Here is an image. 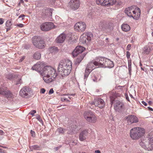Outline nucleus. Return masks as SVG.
<instances>
[{
	"label": "nucleus",
	"instance_id": "f257e3e1",
	"mask_svg": "<svg viewBox=\"0 0 153 153\" xmlns=\"http://www.w3.org/2000/svg\"><path fill=\"white\" fill-rule=\"evenodd\" d=\"M43 79L47 83H49L54 80L57 74L56 70L49 66H45L43 72H42Z\"/></svg>",
	"mask_w": 153,
	"mask_h": 153
},
{
	"label": "nucleus",
	"instance_id": "f03ea898",
	"mask_svg": "<svg viewBox=\"0 0 153 153\" xmlns=\"http://www.w3.org/2000/svg\"><path fill=\"white\" fill-rule=\"evenodd\" d=\"M72 65L71 62L68 59L60 62L58 66V71L61 73L62 78L69 74L72 69Z\"/></svg>",
	"mask_w": 153,
	"mask_h": 153
},
{
	"label": "nucleus",
	"instance_id": "7ed1b4c3",
	"mask_svg": "<svg viewBox=\"0 0 153 153\" xmlns=\"http://www.w3.org/2000/svg\"><path fill=\"white\" fill-rule=\"evenodd\" d=\"M145 132L144 128L141 127H134L131 129L130 136L133 140H136L143 136Z\"/></svg>",
	"mask_w": 153,
	"mask_h": 153
},
{
	"label": "nucleus",
	"instance_id": "20e7f679",
	"mask_svg": "<svg viewBox=\"0 0 153 153\" xmlns=\"http://www.w3.org/2000/svg\"><path fill=\"white\" fill-rule=\"evenodd\" d=\"M125 12L128 16L135 19H137L140 17L141 13L140 9L134 6L126 8Z\"/></svg>",
	"mask_w": 153,
	"mask_h": 153
},
{
	"label": "nucleus",
	"instance_id": "39448f33",
	"mask_svg": "<svg viewBox=\"0 0 153 153\" xmlns=\"http://www.w3.org/2000/svg\"><path fill=\"white\" fill-rule=\"evenodd\" d=\"M140 146L145 150L150 151L153 150V142L148 138H143L139 141Z\"/></svg>",
	"mask_w": 153,
	"mask_h": 153
},
{
	"label": "nucleus",
	"instance_id": "423d86ee",
	"mask_svg": "<svg viewBox=\"0 0 153 153\" xmlns=\"http://www.w3.org/2000/svg\"><path fill=\"white\" fill-rule=\"evenodd\" d=\"M84 116L85 120L89 123H95L97 119L94 113L91 111H85L84 114Z\"/></svg>",
	"mask_w": 153,
	"mask_h": 153
},
{
	"label": "nucleus",
	"instance_id": "0eeeda50",
	"mask_svg": "<svg viewBox=\"0 0 153 153\" xmlns=\"http://www.w3.org/2000/svg\"><path fill=\"white\" fill-rule=\"evenodd\" d=\"M32 43L36 47L39 48H43L45 46L44 41L40 36H35L32 39Z\"/></svg>",
	"mask_w": 153,
	"mask_h": 153
},
{
	"label": "nucleus",
	"instance_id": "6e6552de",
	"mask_svg": "<svg viewBox=\"0 0 153 153\" xmlns=\"http://www.w3.org/2000/svg\"><path fill=\"white\" fill-rule=\"evenodd\" d=\"M93 37L91 33H83L80 38V41L83 44H87L90 41Z\"/></svg>",
	"mask_w": 153,
	"mask_h": 153
},
{
	"label": "nucleus",
	"instance_id": "1a4fd4ad",
	"mask_svg": "<svg viewBox=\"0 0 153 153\" xmlns=\"http://www.w3.org/2000/svg\"><path fill=\"white\" fill-rule=\"evenodd\" d=\"M106 58L104 57H98L95 58L94 62V65L98 67L103 68Z\"/></svg>",
	"mask_w": 153,
	"mask_h": 153
},
{
	"label": "nucleus",
	"instance_id": "9d476101",
	"mask_svg": "<svg viewBox=\"0 0 153 153\" xmlns=\"http://www.w3.org/2000/svg\"><path fill=\"white\" fill-rule=\"evenodd\" d=\"M31 89L27 87L23 88L19 92L20 96L24 98H27L30 95Z\"/></svg>",
	"mask_w": 153,
	"mask_h": 153
},
{
	"label": "nucleus",
	"instance_id": "9b49d317",
	"mask_svg": "<svg viewBox=\"0 0 153 153\" xmlns=\"http://www.w3.org/2000/svg\"><path fill=\"white\" fill-rule=\"evenodd\" d=\"M96 2L97 4L103 6H109L115 4L116 1V0H96Z\"/></svg>",
	"mask_w": 153,
	"mask_h": 153
},
{
	"label": "nucleus",
	"instance_id": "f8f14e48",
	"mask_svg": "<svg viewBox=\"0 0 153 153\" xmlns=\"http://www.w3.org/2000/svg\"><path fill=\"white\" fill-rule=\"evenodd\" d=\"M80 4L79 0H70L68 4V6L73 10H76L79 7Z\"/></svg>",
	"mask_w": 153,
	"mask_h": 153
},
{
	"label": "nucleus",
	"instance_id": "ddd939ff",
	"mask_svg": "<svg viewBox=\"0 0 153 153\" xmlns=\"http://www.w3.org/2000/svg\"><path fill=\"white\" fill-rule=\"evenodd\" d=\"M54 25L51 22H46L42 24L40 29L43 31H48L54 28Z\"/></svg>",
	"mask_w": 153,
	"mask_h": 153
},
{
	"label": "nucleus",
	"instance_id": "4468645a",
	"mask_svg": "<svg viewBox=\"0 0 153 153\" xmlns=\"http://www.w3.org/2000/svg\"><path fill=\"white\" fill-rule=\"evenodd\" d=\"M74 27L76 30L79 32H82L85 30L86 26L85 22H81L76 23Z\"/></svg>",
	"mask_w": 153,
	"mask_h": 153
},
{
	"label": "nucleus",
	"instance_id": "2eb2a0df",
	"mask_svg": "<svg viewBox=\"0 0 153 153\" xmlns=\"http://www.w3.org/2000/svg\"><path fill=\"white\" fill-rule=\"evenodd\" d=\"M91 104L94 105L95 106H97L100 108H102L105 105V102L103 100L100 98L95 99L93 102H92Z\"/></svg>",
	"mask_w": 153,
	"mask_h": 153
},
{
	"label": "nucleus",
	"instance_id": "dca6fc26",
	"mask_svg": "<svg viewBox=\"0 0 153 153\" xmlns=\"http://www.w3.org/2000/svg\"><path fill=\"white\" fill-rule=\"evenodd\" d=\"M94 61H92L88 64L85 69L84 74V79H86L87 78L90 73L93 70L92 67L93 66V64L94 65L93 63Z\"/></svg>",
	"mask_w": 153,
	"mask_h": 153
},
{
	"label": "nucleus",
	"instance_id": "f3484780",
	"mask_svg": "<svg viewBox=\"0 0 153 153\" xmlns=\"http://www.w3.org/2000/svg\"><path fill=\"white\" fill-rule=\"evenodd\" d=\"M45 67L44 65L42 63L36 64L33 65L32 69L38 71L42 76V72H43L44 68Z\"/></svg>",
	"mask_w": 153,
	"mask_h": 153
},
{
	"label": "nucleus",
	"instance_id": "a211bd4d",
	"mask_svg": "<svg viewBox=\"0 0 153 153\" xmlns=\"http://www.w3.org/2000/svg\"><path fill=\"white\" fill-rule=\"evenodd\" d=\"M126 119L128 124L130 125L133 123H136L138 122V118L136 116L131 115L126 117Z\"/></svg>",
	"mask_w": 153,
	"mask_h": 153
},
{
	"label": "nucleus",
	"instance_id": "6ab92c4d",
	"mask_svg": "<svg viewBox=\"0 0 153 153\" xmlns=\"http://www.w3.org/2000/svg\"><path fill=\"white\" fill-rule=\"evenodd\" d=\"M85 49V48L81 46H77L72 52L73 56L76 57L79 53H81Z\"/></svg>",
	"mask_w": 153,
	"mask_h": 153
},
{
	"label": "nucleus",
	"instance_id": "aec40b11",
	"mask_svg": "<svg viewBox=\"0 0 153 153\" xmlns=\"http://www.w3.org/2000/svg\"><path fill=\"white\" fill-rule=\"evenodd\" d=\"M100 28L103 30L107 29L109 27L108 23L105 21H102L99 25Z\"/></svg>",
	"mask_w": 153,
	"mask_h": 153
},
{
	"label": "nucleus",
	"instance_id": "412c9836",
	"mask_svg": "<svg viewBox=\"0 0 153 153\" xmlns=\"http://www.w3.org/2000/svg\"><path fill=\"white\" fill-rule=\"evenodd\" d=\"M114 66V64L113 62L109 59L106 58L103 68H113Z\"/></svg>",
	"mask_w": 153,
	"mask_h": 153
},
{
	"label": "nucleus",
	"instance_id": "4be33fe9",
	"mask_svg": "<svg viewBox=\"0 0 153 153\" xmlns=\"http://www.w3.org/2000/svg\"><path fill=\"white\" fill-rule=\"evenodd\" d=\"M65 38V35L64 34H62L56 39V41L58 43H61L64 41Z\"/></svg>",
	"mask_w": 153,
	"mask_h": 153
},
{
	"label": "nucleus",
	"instance_id": "5701e85b",
	"mask_svg": "<svg viewBox=\"0 0 153 153\" xmlns=\"http://www.w3.org/2000/svg\"><path fill=\"white\" fill-rule=\"evenodd\" d=\"M124 106V104L120 101L117 100L115 104L114 107L117 109H121Z\"/></svg>",
	"mask_w": 153,
	"mask_h": 153
},
{
	"label": "nucleus",
	"instance_id": "b1692460",
	"mask_svg": "<svg viewBox=\"0 0 153 153\" xmlns=\"http://www.w3.org/2000/svg\"><path fill=\"white\" fill-rule=\"evenodd\" d=\"M87 132L86 131H83L80 133L79 135V139L81 141H83L86 139V136Z\"/></svg>",
	"mask_w": 153,
	"mask_h": 153
},
{
	"label": "nucleus",
	"instance_id": "393cba45",
	"mask_svg": "<svg viewBox=\"0 0 153 153\" xmlns=\"http://www.w3.org/2000/svg\"><path fill=\"white\" fill-rule=\"evenodd\" d=\"M121 27L122 30L125 32L129 31L130 29V26L127 24H123Z\"/></svg>",
	"mask_w": 153,
	"mask_h": 153
},
{
	"label": "nucleus",
	"instance_id": "a878e982",
	"mask_svg": "<svg viewBox=\"0 0 153 153\" xmlns=\"http://www.w3.org/2000/svg\"><path fill=\"white\" fill-rule=\"evenodd\" d=\"M85 54V53H83L81 54L79 57H78L75 61L76 64L79 63L82 59H83Z\"/></svg>",
	"mask_w": 153,
	"mask_h": 153
},
{
	"label": "nucleus",
	"instance_id": "bb28decb",
	"mask_svg": "<svg viewBox=\"0 0 153 153\" xmlns=\"http://www.w3.org/2000/svg\"><path fill=\"white\" fill-rule=\"evenodd\" d=\"M151 51V48L149 46H145L143 48V53L146 54H148Z\"/></svg>",
	"mask_w": 153,
	"mask_h": 153
},
{
	"label": "nucleus",
	"instance_id": "cd10ccee",
	"mask_svg": "<svg viewBox=\"0 0 153 153\" xmlns=\"http://www.w3.org/2000/svg\"><path fill=\"white\" fill-rule=\"evenodd\" d=\"M7 98L12 97L13 96V94L9 91H6L5 93L4 94Z\"/></svg>",
	"mask_w": 153,
	"mask_h": 153
},
{
	"label": "nucleus",
	"instance_id": "c85d7f7f",
	"mask_svg": "<svg viewBox=\"0 0 153 153\" xmlns=\"http://www.w3.org/2000/svg\"><path fill=\"white\" fill-rule=\"evenodd\" d=\"M33 57L36 59H39L41 57V54L38 52H36L33 55Z\"/></svg>",
	"mask_w": 153,
	"mask_h": 153
},
{
	"label": "nucleus",
	"instance_id": "c756f323",
	"mask_svg": "<svg viewBox=\"0 0 153 153\" xmlns=\"http://www.w3.org/2000/svg\"><path fill=\"white\" fill-rule=\"evenodd\" d=\"M67 130L66 129H64L61 127L58 128L57 130V132L60 133H61L63 134H64V133L65 132V131Z\"/></svg>",
	"mask_w": 153,
	"mask_h": 153
},
{
	"label": "nucleus",
	"instance_id": "7c9ffc66",
	"mask_svg": "<svg viewBox=\"0 0 153 153\" xmlns=\"http://www.w3.org/2000/svg\"><path fill=\"white\" fill-rule=\"evenodd\" d=\"M148 138L151 140L153 142V131H151L149 132L148 135Z\"/></svg>",
	"mask_w": 153,
	"mask_h": 153
},
{
	"label": "nucleus",
	"instance_id": "2f4dec72",
	"mask_svg": "<svg viewBox=\"0 0 153 153\" xmlns=\"http://www.w3.org/2000/svg\"><path fill=\"white\" fill-rule=\"evenodd\" d=\"M30 149L32 151L33 150H39L40 146L37 145H34L30 147Z\"/></svg>",
	"mask_w": 153,
	"mask_h": 153
},
{
	"label": "nucleus",
	"instance_id": "473e14b6",
	"mask_svg": "<svg viewBox=\"0 0 153 153\" xmlns=\"http://www.w3.org/2000/svg\"><path fill=\"white\" fill-rule=\"evenodd\" d=\"M12 25L11 22L10 21L8 20L6 23V25L7 27H10Z\"/></svg>",
	"mask_w": 153,
	"mask_h": 153
},
{
	"label": "nucleus",
	"instance_id": "72a5a7b5",
	"mask_svg": "<svg viewBox=\"0 0 153 153\" xmlns=\"http://www.w3.org/2000/svg\"><path fill=\"white\" fill-rule=\"evenodd\" d=\"M6 78L9 79H11L13 77V76L11 74H7L5 75Z\"/></svg>",
	"mask_w": 153,
	"mask_h": 153
},
{
	"label": "nucleus",
	"instance_id": "f704fd0d",
	"mask_svg": "<svg viewBox=\"0 0 153 153\" xmlns=\"http://www.w3.org/2000/svg\"><path fill=\"white\" fill-rule=\"evenodd\" d=\"M47 12L49 11L48 14H47V15L49 16H52V10L51 9H48L47 10Z\"/></svg>",
	"mask_w": 153,
	"mask_h": 153
},
{
	"label": "nucleus",
	"instance_id": "c9c22d12",
	"mask_svg": "<svg viewBox=\"0 0 153 153\" xmlns=\"http://www.w3.org/2000/svg\"><path fill=\"white\" fill-rule=\"evenodd\" d=\"M36 118L41 123H42V124L43 123V121L42 119H41L39 115H38L37 116Z\"/></svg>",
	"mask_w": 153,
	"mask_h": 153
},
{
	"label": "nucleus",
	"instance_id": "e433bc0d",
	"mask_svg": "<svg viewBox=\"0 0 153 153\" xmlns=\"http://www.w3.org/2000/svg\"><path fill=\"white\" fill-rule=\"evenodd\" d=\"M5 91H4L2 88H0V94L4 95L5 93Z\"/></svg>",
	"mask_w": 153,
	"mask_h": 153
},
{
	"label": "nucleus",
	"instance_id": "4c0bfd02",
	"mask_svg": "<svg viewBox=\"0 0 153 153\" xmlns=\"http://www.w3.org/2000/svg\"><path fill=\"white\" fill-rule=\"evenodd\" d=\"M70 131H69L68 132H67V133L69 134H72L74 133V129L71 127V129H70Z\"/></svg>",
	"mask_w": 153,
	"mask_h": 153
},
{
	"label": "nucleus",
	"instance_id": "58836bf2",
	"mask_svg": "<svg viewBox=\"0 0 153 153\" xmlns=\"http://www.w3.org/2000/svg\"><path fill=\"white\" fill-rule=\"evenodd\" d=\"M36 111L35 110H32L30 111L29 113V114H30L32 116H33L35 113H36Z\"/></svg>",
	"mask_w": 153,
	"mask_h": 153
},
{
	"label": "nucleus",
	"instance_id": "ea45409f",
	"mask_svg": "<svg viewBox=\"0 0 153 153\" xmlns=\"http://www.w3.org/2000/svg\"><path fill=\"white\" fill-rule=\"evenodd\" d=\"M131 63L130 64L128 63V70L130 75H131Z\"/></svg>",
	"mask_w": 153,
	"mask_h": 153
},
{
	"label": "nucleus",
	"instance_id": "a19ab883",
	"mask_svg": "<svg viewBox=\"0 0 153 153\" xmlns=\"http://www.w3.org/2000/svg\"><path fill=\"white\" fill-rule=\"evenodd\" d=\"M92 80L94 82H97L100 80V79H98L94 76V78H93Z\"/></svg>",
	"mask_w": 153,
	"mask_h": 153
},
{
	"label": "nucleus",
	"instance_id": "79ce46f5",
	"mask_svg": "<svg viewBox=\"0 0 153 153\" xmlns=\"http://www.w3.org/2000/svg\"><path fill=\"white\" fill-rule=\"evenodd\" d=\"M21 79H20L16 83V85H19L21 83Z\"/></svg>",
	"mask_w": 153,
	"mask_h": 153
},
{
	"label": "nucleus",
	"instance_id": "37998d69",
	"mask_svg": "<svg viewBox=\"0 0 153 153\" xmlns=\"http://www.w3.org/2000/svg\"><path fill=\"white\" fill-rule=\"evenodd\" d=\"M53 92H54V91H53V89L51 88L49 92H48V94H53Z\"/></svg>",
	"mask_w": 153,
	"mask_h": 153
},
{
	"label": "nucleus",
	"instance_id": "c03bdc74",
	"mask_svg": "<svg viewBox=\"0 0 153 153\" xmlns=\"http://www.w3.org/2000/svg\"><path fill=\"white\" fill-rule=\"evenodd\" d=\"M56 1L55 0H50V2L52 5H54L55 4V3Z\"/></svg>",
	"mask_w": 153,
	"mask_h": 153
},
{
	"label": "nucleus",
	"instance_id": "a18cd8bd",
	"mask_svg": "<svg viewBox=\"0 0 153 153\" xmlns=\"http://www.w3.org/2000/svg\"><path fill=\"white\" fill-rule=\"evenodd\" d=\"M130 54L129 51H127L126 52V56L128 59L130 57Z\"/></svg>",
	"mask_w": 153,
	"mask_h": 153
},
{
	"label": "nucleus",
	"instance_id": "49530a36",
	"mask_svg": "<svg viewBox=\"0 0 153 153\" xmlns=\"http://www.w3.org/2000/svg\"><path fill=\"white\" fill-rule=\"evenodd\" d=\"M30 133L31 134L32 136L33 137H34L35 135V132L33 131L32 130H31Z\"/></svg>",
	"mask_w": 153,
	"mask_h": 153
},
{
	"label": "nucleus",
	"instance_id": "de8ad7c7",
	"mask_svg": "<svg viewBox=\"0 0 153 153\" xmlns=\"http://www.w3.org/2000/svg\"><path fill=\"white\" fill-rule=\"evenodd\" d=\"M45 90L44 88H42L41 89L40 92L42 94H44L45 92Z\"/></svg>",
	"mask_w": 153,
	"mask_h": 153
},
{
	"label": "nucleus",
	"instance_id": "09e8293b",
	"mask_svg": "<svg viewBox=\"0 0 153 153\" xmlns=\"http://www.w3.org/2000/svg\"><path fill=\"white\" fill-rule=\"evenodd\" d=\"M131 45L128 44L127 47V49L128 50H129L131 49Z\"/></svg>",
	"mask_w": 153,
	"mask_h": 153
},
{
	"label": "nucleus",
	"instance_id": "8fccbe9b",
	"mask_svg": "<svg viewBox=\"0 0 153 153\" xmlns=\"http://www.w3.org/2000/svg\"><path fill=\"white\" fill-rule=\"evenodd\" d=\"M25 16V15H24V14H22V15H20L19 17V18H22V20H23L24 18V17Z\"/></svg>",
	"mask_w": 153,
	"mask_h": 153
},
{
	"label": "nucleus",
	"instance_id": "3c124183",
	"mask_svg": "<svg viewBox=\"0 0 153 153\" xmlns=\"http://www.w3.org/2000/svg\"><path fill=\"white\" fill-rule=\"evenodd\" d=\"M61 147V146H58L57 147H55L54 148V149L56 151H57L60 147Z\"/></svg>",
	"mask_w": 153,
	"mask_h": 153
},
{
	"label": "nucleus",
	"instance_id": "603ef678",
	"mask_svg": "<svg viewBox=\"0 0 153 153\" xmlns=\"http://www.w3.org/2000/svg\"><path fill=\"white\" fill-rule=\"evenodd\" d=\"M4 22L3 19L2 18H0V24H2Z\"/></svg>",
	"mask_w": 153,
	"mask_h": 153
},
{
	"label": "nucleus",
	"instance_id": "864d4df0",
	"mask_svg": "<svg viewBox=\"0 0 153 153\" xmlns=\"http://www.w3.org/2000/svg\"><path fill=\"white\" fill-rule=\"evenodd\" d=\"M17 26L20 27H22L23 26V25L22 24H20L17 25Z\"/></svg>",
	"mask_w": 153,
	"mask_h": 153
},
{
	"label": "nucleus",
	"instance_id": "5fc2aeb1",
	"mask_svg": "<svg viewBox=\"0 0 153 153\" xmlns=\"http://www.w3.org/2000/svg\"><path fill=\"white\" fill-rule=\"evenodd\" d=\"M125 97H126V99L128 101H129V99L128 95L127 94H125Z\"/></svg>",
	"mask_w": 153,
	"mask_h": 153
},
{
	"label": "nucleus",
	"instance_id": "6e6d98bb",
	"mask_svg": "<svg viewBox=\"0 0 153 153\" xmlns=\"http://www.w3.org/2000/svg\"><path fill=\"white\" fill-rule=\"evenodd\" d=\"M142 103L145 106H146L147 105V103L144 101H142Z\"/></svg>",
	"mask_w": 153,
	"mask_h": 153
},
{
	"label": "nucleus",
	"instance_id": "4d7b16f0",
	"mask_svg": "<svg viewBox=\"0 0 153 153\" xmlns=\"http://www.w3.org/2000/svg\"><path fill=\"white\" fill-rule=\"evenodd\" d=\"M95 153H101L100 151L99 150H97L95 151Z\"/></svg>",
	"mask_w": 153,
	"mask_h": 153
},
{
	"label": "nucleus",
	"instance_id": "13d9d810",
	"mask_svg": "<svg viewBox=\"0 0 153 153\" xmlns=\"http://www.w3.org/2000/svg\"><path fill=\"white\" fill-rule=\"evenodd\" d=\"M4 132L1 130H0V135H2L3 134Z\"/></svg>",
	"mask_w": 153,
	"mask_h": 153
},
{
	"label": "nucleus",
	"instance_id": "bf43d9fd",
	"mask_svg": "<svg viewBox=\"0 0 153 153\" xmlns=\"http://www.w3.org/2000/svg\"><path fill=\"white\" fill-rule=\"evenodd\" d=\"M148 109H149V110L151 111H153V109L152 108H150V107H148Z\"/></svg>",
	"mask_w": 153,
	"mask_h": 153
},
{
	"label": "nucleus",
	"instance_id": "052dcab7",
	"mask_svg": "<svg viewBox=\"0 0 153 153\" xmlns=\"http://www.w3.org/2000/svg\"><path fill=\"white\" fill-rule=\"evenodd\" d=\"M62 101H63L65 100H67V101H68V100H67V99H66V98H62Z\"/></svg>",
	"mask_w": 153,
	"mask_h": 153
},
{
	"label": "nucleus",
	"instance_id": "680f3d73",
	"mask_svg": "<svg viewBox=\"0 0 153 153\" xmlns=\"http://www.w3.org/2000/svg\"><path fill=\"white\" fill-rule=\"evenodd\" d=\"M25 58V57L23 56L22 58H21L20 59V60L21 61V62H22V61H23Z\"/></svg>",
	"mask_w": 153,
	"mask_h": 153
},
{
	"label": "nucleus",
	"instance_id": "e2e57ef3",
	"mask_svg": "<svg viewBox=\"0 0 153 153\" xmlns=\"http://www.w3.org/2000/svg\"><path fill=\"white\" fill-rule=\"evenodd\" d=\"M148 103L149 104V105H151L152 104V101H149V102H148Z\"/></svg>",
	"mask_w": 153,
	"mask_h": 153
},
{
	"label": "nucleus",
	"instance_id": "0e129e2a",
	"mask_svg": "<svg viewBox=\"0 0 153 153\" xmlns=\"http://www.w3.org/2000/svg\"><path fill=\"white\" fill-rule=\"evenodd\" d=\"M113 101H114V100H111V105H112V104L114 103Z\"/></svg>",
	"mask_w": 153,
	"mask_h": 153
},
{
	"label": "nucleus",
	"instance_id": "69168bd1",
	"mask_svg": "<svg viewBox=\"0 0 153 153\" xmlns=\"http://www.w3.org/2000/svg\"><path fill=\"white\" fill-rule=\"evenodd\" d=\"M10 30V28H7V31H8V30Z\"/></svg>",
	"mask_w": 153,
	"mask_h": 153
},
{
	"label": "nucleus",
	"instance_id": "338daca9",
	"mask_svg": "<svg viewBox=\"0 0 153 153\" xmlns=\"http://www.w3.org/2000/svg\"><path fill=\"white\" fill-rule=\"evenodd\" d=\"M141 69L143 70L144 71V69L142 67H141Z\"/></svg>",
	"mask_w": 153,
	"mask_h": 153
},
{
	"label": "nucleus",
	"instance_id": "774afa93",
	"mask_svg": "<svg viewBox=\"0 0 153 153\" xmlns=\"http://www.w3.org/2000/svg\"><path fill=\"white\" fill-rule=\"evenodd\" d=\"M130 95L131 97H133L132 96L131 94H130Z\"/></svg>",
	"mask_w": 153,
	"mask_h": 153
}]
</instances>
